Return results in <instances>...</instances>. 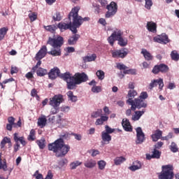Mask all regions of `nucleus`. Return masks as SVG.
Masks as SVG:
<instances>
[{"mask_svg":"<svg viewBox=\"0 0 179 179\" xmlns=\"http://www.w3.org/2000/svg\"><path fill=\"white\" fill-rule=\"evenodd\" d=\"M137 95V92L134 90H129L127 94L128 99L126 101V103L131 106V110L133 111L136 109L139 110L141 108H146L148 107L146 101L138 99H134Z\"/></svg>","mask_w":179,"mask_h":179,"instance_id":"nucleus-3","label":"nucleus"},{"mask_svg":"<svg viewBox=\"0 0 179 179\" xmlns=\"http://www.w3.org/2000/svg\"><path fill=\"white\" fill-rule=\"evenodd\" d=\"M171 59L174 62H178L179 61V53L177 52V50H172L171 52Z\"/></svg>","mask_w":179,"mask_h":179,"instance_id":"nucleus-33","label":"nucleus"},{"mask_svg":"<svg viewBox=\"0 0 179 179\" xmlns=\"http://www.w3.org/2000/svg\"><path fill=\"white\" fill-rule=\"evenodd\" d=\"M174 167L171 164L162 166V172L158 175V179H179V173L174 174Z\"/></svg>","mask_w":179,"mask_h":179,"instance_id":"nucleus-6","label":"nucleus"},{"mask_svg":"<svg viewBox=\"0 0 179 179\" xmlns=\"http://www.w3.org/2000/svg\"><path fill=\"white\" fill-rule=\"evenodd\" d=\"M15 119L13 117H10L8 119V122H9L10 124L13 125V127H14L15 124Z\"/></svg>","mask_w":179,"mask_h":179,"instance_id":"nucleus-61","label":"nucleus"},{"mask_svg":"<svg viewBox=\"0 0 179 179\" xmlns=\"http://www.w3.org/2000/svg\"><path fill=\"white\" fill-rule=\"evenodd\" d=\"M28 141H34L36 138V131L34 129H31L29 134V136H28Z\"/></svg>","mask_w":179,"mask_h":179,"instance_id":"nucleus-39","label":"nucleus"},{"mask_svg":"<svg viewBox=\"0 0 179 179\" xmlns=\"http://www.w3.org/2000/svg\"><path fill=\"white\" fill-rule=\"evenodd\" d=\"M98 22L102 24V26H106L107 24L106 19L103 17L99 18V20H98Z\"/></svg>","mask_w":179,"mask_h":179,"instance_id":"nucleus-59","label":"nucleus"},{"mask_svg":"<svg viewBox=\"0 0 179 179\" xmlns=\"http://www.w3.org/2000/svg\"><path fill=\"white\" fill-rule=\"evenodd\" d=\"M115 131V129H111L109 126L106 125V126H105V131H105L106 134L110 135V134L114 133Z\"/></svg>","mask_w":179,"mask_h":179,"instance_id":"nucleus-49","label":"nucleus"},{"mask_svg":"<svg viewBox=\"0 0 179 179\" xmlns=\"http://www.w3.org/2000/svg\"><path fill=\"white\" fill-rule=\"evenodd\" d=\"M122 126L123 129L127 132H131L133 131L132 126L129 120L123 119L122 121Z\"/></svg>","mask_w":179,"mask_h":179,"instance_id":"nucleus-21","label":"nucleus"},{"mask_svg":"<svg viewBox=\"0 0 179 179\" xmlns=\"http://www.w3.org/2000/svg\"><path fill=\"white\" fill-rule=\"evenodd\" d=\"M108 11L105 14V17L110 18L113 17L117 11V4L115 1H111L110 4L106 6Z\"/></svg>","mask_w":179,"mask_h":179,"instance_id":"nucleus-9","label":"nucleus"},{"mask_svg":"<svg viewBox=\"0 0 179 179\" xmlns=\"http://www.w3.org/2000/svg\"><path fill=\"white\" fill-rule=\"evenodd\" d=\"M47 124V120L45 117H41L38 120V125L41 128L45 127Z\"/></svg>","mask_w":179,"mask_h":179,"instance_id":"nucleus-37","label":"nucleus"},{"mask_svg":"<svg viewBox=\"0 0 179 179\" xmlns=\"http://www.w3.org/2000/svg\"><path fill=\"white\" fill-rule=\"evenodd\" d=\"M123 32L121 29H116L107 38L108 43L110 46H113L115 41H117V44L121 47H125L128 44V41L126 38H123Z\"/></svg>","mask_w":179,"mask_h":179,"instance_id":"nucleus-4","label":"nucleus"},{"mask_svg":"<svg viewBox=\"0 0 179 179\" xmlns=\"http://www.w3.org/2000/svg\"><path fill=\"white\" fill-rule=\"evenodd\" d=\"M129 51L128 49L123 48L122 49H117L116 50H112L111 55L113 58H125L129 54Z\"/></svg>","mask_w":179,"mask_h":179,"instance_id":"nucleus-10","label":"nucleus"},{"mask_svg":"<svg viewBox=\"0 0 179 179\" xmlns=\"http://www.w3.org/2000/svg\"><path fill=\"white\" fill-rule=\"evenodd\" d=\"M96 77H98V79L103 80L105 78L104 71H103V70H98V71H96Z\"/></svg>","mask_w":179,"mask_h":179,"instance_id":"nucleus-42","label":"nucleus"},{"mask_svg":"<svg viewBox=\"0 0 179 179\" xmlns=\"http://www.w3.org/2000/svg\"><path fill=\"white\" fill-rule=\"evenodd\" d=\"M125 161H126L125 157H117L115 158L114 164H115V165L118 166V165L121 164L122 163H123Z\"/></svg>","mask_w":179,"mask_h":179,"instance_id":"nucleus-35","label":"nucleus"},{"mask_svg":"<svg viewBox=\"0 0 179 179\" xmlns=\"http://www.w3.org/2000/svg\"><path fill=\"white\" fill-rule=\"evenodd\" d=\"M170 150L173 152H177L178 151V148L175 143H171L170 145Z\"/></svg>","mask_w":179,"mask_h":179,"instance_id":"nucleus-50","label":"nucleus"},{"mask_svg":"<svg viewBox=\"0 0 179 179\" xmlns=\"http://www.w3.org/2000/svg\"><path fill=\"white\" fill-rule=\"evenodd\" d=\"M36 71L37 76L39 77H43L48 74V70H46V69H43L42 67H39Z\"/></svg>","mask_w":179,"mask_h":179,"instance_id":"nucleus-30","label":"nucleus"},{"mask_svg":"<svg viewBox=\"0 0 179 179\" xmlns=\"http://www.w3.org/2000/svg\"><path fill=\"white\" fill-rule=\"evenodd\" d=\"M146 28L148 31L152 33H157V24L156 22L152 21H148L146 24Z\"/></svg>","mask_w":179,"mask_h":179,"instance_id":"nucleus-22","label":"nucleus"},{"mask_svg":"<svg viewBox=\"0 0 179 179\" xmlns=\"http://www.w3.org/2000/svg\"><path fill=\"white\" fill-rule=\"evenodd\" d=\"M34 176L36 178V179H44L43 176L41 173H39V171H36L34 174Z\"/></svg>","mask_w":179,"mask_h":179,"instance_id":"nucleus-57","label":"nucleus"},{"mask_svg":"<svg viewBox=\"0 0 179 179\" xmlns=\"http://www.w3.org/2000/svg\"><path fill=\"white\" fill-rule=\"evenodd\" d=\"M116 68L120 71L123 70V71L129 69L127 66H125V64H122V63H117Z\"/></svg>","mask_w":179,"mask_h":179,"instance_id":"nucleus-46","label":"nucleus"},{"mask_svg":"<svg viewBox=\"0 0 179 179\" xmlns=\"http://www.w3.org/2000/svg\"><path fill=\"white\" fill-rule=\"evenodd\" d=\"M159 85V90H162L164 84L163 81V78H158L157 80H152L151 83L149 84V90H153V88L157 87Z\"/></svg>","mask_w":179,"mask_h":179,"instance_id":"nucleus-16","label":"nucleus"},{"mask_svg":"<svg viewBox=\"0 0 179 179\" xmlns=\"http://www.w3.org/2000/svg\"><path fill=\"white\" fill-rule=\"evenodd\" d=\"M55 15L53 16V20H55V22L61 21L62 20L61 13L59 12H56Z\"/></svg>","mask_w":179,"mask_h":179,"instance_id":"nucleus-54","label":"nucleus"},{"mask_svg":"<svg viewBox=\"0 0 179 179\" xmlns=\"http://www.w3.org/2000/svg\"><path fill=\"white\" fill-rule=\"evenodd\" d=\"M101 138H102V141H101V144H102V145L109 144L112 141V136L108 134L105 133V131H102L101 134Z\"/></svg>","mask_w":179,"mask_h":179,"instance_id":"nucleus-19","label":"nucleus"},{"mask_svg":"<svg viewBox=\"0 0 179 179\" xmlns=\"http://www.w3.org/2000/svg\"><path fill=\"white\" fill-rule=\"evenodd\" d=\"M161 155L162 152L154 148L152 152V155L146 154L145 158L147 160H151L152 159H159Z\"/></svg>","mask_w":179,"mask_h":179,"instance_id":"nucleus-20","label":"nucleus"},{"mask_svg":"<svg viewBox=\"0 0 179 179\" xmlns=\"http://www.w3.org/2000/svg\"><path fill=\"white\" fill-rule=\"evenodd\" d=\"M136 144H141V143H143L145 141V134L143 132L142 129L141 127L136 128Z\"/></svg>","mask_w":179,"mask_h":179,"instance_id":"nucleus-17","label":"nucleus"},{"mask_svg":"<svg viewBox=\"0 0 179 179\" xmlns=\"http://www.w3.org/2000/svg\"><path fill=\"white\" fill-rule=\"evenodd\" d=\"M29 17L31 22H33L36 20V19L38 17V15L36 12H32L29 14Z\"/></svg>","mask_w":179,"mask_h":179,"instance_id":"nucleus-43","label":"nucleus"},{"mask_svg":"<svg viewBox=\"0 0 179 179\" xmlns=\"http://www.w3.org/2000/svg\"><path fill=\"white\" fill-rule=\"evenodd\" d=\"M142 169V163L139 161H135L133 162L132 166L129 167V169L131 171Z\"/></svg>","mask_w":179,"mask_h":179,"instance_id":"nucleus-26","label":"nucleus"},{"mask_svg":"<svg viewBox=\"0 0 179 179\" xmlns=\"http://www.w3.org/2000/svg\"><path fill=\"white\" fill-rule=\"evenodd\" d=\"M73 34L74 35H73V36H70V38L69 39V41H67V43L70 45H76L77 41L80 37V35H78V34Z\"/></svg>","mask_w":179,"mask_h":179,"instance_id":"nucleus-23","label":"nucleus"},{"mask_svg":"<svg viewBox=\"0 0 179 179\" xmlns=\"http://www.w3.org/2000/svg\"><path fill=\"white\" fill-rule=\"evenodd\" d=\"M169 71V67L167 64H164L161 63L160 64H157L154 66L152 73L155 75H157L159 72L162 73H167Z\"/></svg>","mask_w":179,"mask_h":179,"instance_id":"nucleus-11","label":"nucleus"},{"mask_svg":"<svg viewBox=\"0 0 179 179\" xmlns=\"http://www.w3.org/2000/svg\"><path fill=\"white\" fill-rule=\"evenodd\" d=\"M8 31V27H2L0 29V41L3 40L5 36L7 34V32Z\"/></svg>","mask_w":179,"mask_h":179,"instance_id":"nucleus-34","label":"nucleus"},{"mask_svg":"<svg viewBox=\"0 0 179 179\" xmlns=\"http://www.w3.org/2000/svg\"><path fill=\"white\" fill-rule=\"evenodd\" d=\"M0 169H3L4 171H7L6 162H3V163L2 162L1 155H0Z\"/></svg>","mask_w":179,"mask_h":179,"instance_id":"nucleus-47","label":"nucleus"},{"mask_svg":"<svg viewBox=\"0 0 179 179\" xmlns=\"http://www.w3.org/2000/svg\"><path fill=\"white\" fill-rule=\"evenodd\" d=\"M148 98V94L147 92H141L139 97L137 98V99L143 100L144 101L145 99Z\"/></svg>","mask_w":179,"mask_h":179,"instance_id":"nucleus-53","label":"nucleus"},{"mask_svg":"<svg viewBox=\"0 0 179 179\" xmlns=\"http://www.w3.org/2000/svg\"><path fill=\"white\" fill-rule=\"evenodd\" d=\"M53 178V174L50 171H48V175L44 179H52Z\"/></svg>","mask_w":179,"mask_h":179,"instance_id":"nucleus-64","label":"nucleus"},{"mask_svg":"<svg viewBox=\"0 0 179 179\" xmlns=\"http://www.w3.org/2000/svg\"><path fill=\"white\" fill-rule=\"evenodd\" d=\"M45 141L44 139H41V140L36 141V143L39 146L40 149L43 150L45 148Z\"/></svg>","mask_w":179,"mask_h":179,"instance_id":"nucleus-44","label":"nucleus"},{"mask_svg":"<svg viewBox=\"0 0 179 179\" xmlns=\"http://www.w3.org/2000/svg\"><path fill=\"white\" fill-rule=\"evenodd\" d=\"M146 110L145 109H143L141 111H135L134 115L132 116L131 120L133 121H138L141 119V117L143 116V115L145 114Z\"/></svg>","mask_w":179,"mask_h":179,"instance_id":"nucleus-25","label":"nucleus"},{"mask_svg":"<svg viewBox=\"0 0 179 179\" xmlns=\"http://www.w3.org/2000/svg\"><path fill=\"white\" fill-rule=\"evenodd\" d=\"M92 92L94 93H99L101 92V87L99 86H94L92 87V89L91 90Z\"/></svg>","mask_w":179,"mask_h":179,"instance_id":"nucleus-55","label":"nucleus"},{"mask_svg":"<svg viewBox=\"0 0 179 179\" xmlns=\"http://www.w3.org/2000/svg\"><path fill=\"white\" fill-rule=\"evenodd\" d=\"M80 9V7L75 6L71 9L70 13H69V20H70V21H74V26H76L77 29L80 28L84 22L90 20L89 17H83L79 15L78 13Z\"/></svg>","mask_w":179,"mask_h":179,"instance_id":"nucleus-5","label":"nucleus"},{"mask_svg":"<svg viewBox=\"0 0 179 179\" xmlns=\"http://www.w3.org/2000/svg\"><path fill=\"white\" fill-rule=\"evenodd\" d=\"M44 28L48 31L51 33H54L56 30V27L55 25H48V26H44Z\"/></svg>","mask_w":179,"mask_h":179,"instance_id":"nucleus-45","label":"nucleus"},{"mask_svg":"<svg viewBox=\"0 0 179 179\" xmlns=\"http://www.w3.org/2000/svg\"><path fill=\"white\" fill-rule=\"evenodd\" d=\"M71 136H73L74 138H76V140H77L78 141L82 140V135H80V134L71 133Z\"/></svg>","mask_w":179,"mask_h":179,"instance_id":"nucleus-58","label":"nucleus"},{"mask_svg":"<svg viewBox=\"0 0 179 179\" xmlns=\"http://www.w3.org/2000/svg\"><path fill=\"white\" fill-rule=\"evenodd\" d=\"M82 162H80L79 161H76L70 164V167H71V169H76L78 166H80Z\"/></svg>","mask_w":179,"mask_h":179,"instance_id":"nucleus-51","label":"nucleus"},{"mask_svg":"<svg viewBox=\"0 0 179 179\" xmlns=\"http://www.w3.org/2000/svg\"><path fill=\"white\" fill-rule=\"evenodd\" d=\"M101 118L98 119L96 122H95V125H102L105 122L108 120V117L101 115Z\"/></svg>","mask_w":179,"mask_h":179,"instance_id":"nucleus-31","label":"nucleus"},{"mask_svg":"<svg viewBox=\"0 0 179 179\" xmlns=\"http://www.w3.org/2000/svg\"><path fill=\"white\" fill-rule=\"evenodd\" d=\"M102 110L98 109V110L93 112L92 114H91V117L97 118L102 115Z\"/></svg>","mask_w":179,"mask_h":179,"instance_id":"nucleus-41","label":"nucleus"},{"mask_svg":"<svg viewBox=\"0 0 179 179\" xmlns=\"http://www.w3.org/2000/svg\"><path fill=\"white\" fill-rule=\"evenodd\" d=\"M68 163L67 159H62L60 160V162H59V166H60V167H63L64 165H66Z\"/></svg>","mask_w":179,"mask_h":179,"instance_id":"nucleus-60","label":"nucleus"},{"mask_svg":"<svg viewBox=\"0 0 179 179\" xmlns=\"http://www.w3.org/2000/svg\"><path fill=\"white\" fill-rule=\"evenodd\" d=\"M67 96H69V99L73 102H76L78 100L77 96H74L73 92L71 91L67 92Z\"/></svg>","mask_w":179,"mask_h":179,"instance_id":"nucleus-40","label":"nucleus"},{"mask_svg":"<svg viewBox=\"0 0 179 179\" xmlns=\"http://www.w3.org/2000/svg\"><path fill=\"white\" fill-rule=\"evenodd\" d=\"M64 101L63 96L61 94L55 95L50 99L49 104L53 108H59L60 104Z\"/></svg>","mask_w":179,"mask_h":179,"instance_id":"nucleus-12","label":"nucleus"},{"mask_svg":"<svg viewBox=\"0 0 179 179\" xmlns=\"http://www.w3.org/2000/svg\"><path fill=\"white\" fill-rule=\"evenodd\" d=\"M14 141L16 143L14 147L15 152H17L19 150V148L20 147L19 142H20L23 146H25L27 145V142L24 141V138L23 136L19 138L18 134H16V133L14 134Z\"/></svg>","mask_w":179,"mask_h":179,"instance_id":"nucleus-14","label":"nucleus"},{"mask_svg":"<svg viewBox=\"0 0 179 179\" xmlns=\"http://www.w3.org/2000/svg\"><path fill=\"white\" fill-rule=\"evenodd\" d=\"M47 44L53 48H60L64 45V38L59 36H53V38L50 36Z\"/></svg>","mask_w":179,"mask_h":179,"instance_id":"nucleus-7","label":"nucleus"},{"mask_svg":"<svg viewBox=\"0 0 179 179\" xmlns=\"http://www.w3.org/2000/svg\"><path fill=\"white\" fill-rule=\"evenodd\" d=\"M6 143H9L10 146L12 145L11 140H10V138L5 137V138L2 140L1 143V148H5V145H6Z\"/></svg>","mask_w":179,"mask_h":179,"instance_id":"nucleus-38","label":"nucleus"},{"mask_svg":"<svg viewBox=\"0 0 179 179\" xmlns=\"http://www.w3.org/2000/svg\"><path fill=\"white\" fill-rule=\"evenodd\" d=\"M106 166V162L103 160L98 162V168L100 170H103Z\"/></svg>","mask_w":179,"mask_h":179,"instance_id":"nucleus-48","label":"nucleus"},{"mask_svg":"<svg viewBox=\"0 0 179 179\" xmlns=\"http://www.w3.org/2000/svg\"><path fill=\"white\" fill-rule=\"evenodd\" d=\"M48 49H47V46L44 45L42 46L41 49H40V50L38 52V53L36 55V60H41L42 59H43L47 53H48Z\"/></svg>","mask_w":179,"mask_h":179,"instance_id":"nucleus-18","label":"nucleus"},{"mask_svg":"<svg viewBox=\"0 0 179 179\" xmlns=\"http://www.w3.org/2000/svg\"><path fill=\"white\" fill-rule=\"evenodd\" d=\"M123 74L124 75H136V69H126L123 71Z\"/></svg>","mask_w":179,"mask_h":179,"instance_id":"nucleus-36","label":"nucleus"},{"mask_svg":"<svg viewBox=\"0 0 179 179\" xmlns=\"http://www.w3.org/2000/svg\"><path fill=\"white\" fill-rule=\"evenodd\" d=\"M96 162L94 159H88L85 162H84V166L88 169H93L96 166Z\"/></svg>","mask_w":179,"mask_h":179,"instance_id":"nucleus-29","label":"nucleus"},{"mask_svg":"<svg viewBox=\"0 0 179 179\" xmlns=\"http://www.w3.org/2000/svg\"><path fill=\"white\" fill-rule=\"evenodd\" d=\"M164 145L163 142H157L156 145H155V148L154 149H160L162 146Z\"/></svg>","mask_w":179,"mask_h":179,"instance_id":"nucleus-62","label":"nucleus"},{"mask_svg":"<svg viewBox=\"0 0 179 179\" xmlns=\"http://www.w3.org/2000/svg\"><path fill=\"white\" fill-rule=\"evenodd\" d=\"M36 61H38V63L36 64V65H35L33 68H32V71L34 73L36 72V71L39 69V66L41 65L42 64V62L41 60H36Z\"/></svg>","mask_w":179,"mask_h":179,"instance_id":"nucleus-56","label":"nucleus"},{"mask_svg":"<svg viewBox=\"0 0 179 179\" xmlns=\"http://www.w3.org/2000/svg\"><path fill=\"white\" fill-rule=\"evenodd\" d=\"M63 75H65V73L61 74V71L58 67H53V69H50V71L48 73L50 80H55L57 77L64 80Z\"/></svg>","mask_w":179,"mask_h":179,"instance_id":"nucleus-13","label":"nucleus"},{"mask_svg":"<svg viewBox=\"0 0 179 179\" xmlns=\"http://www.w3.org/2000/svg\"><path fill=\"white\" fill-rule=\"evenodd\" d=\"M48 54L53 57H58V56H61L62 51L60 48H53V49H52L50 52H48Z\"/></svg>","mask_w":179,"mask_h":179,"instance_id":"nucleus-28","label":"nucleus"},{"mask_svg":"<svg viewBox=\"0 0 179 179\" xmlns=\"http://www.w3.org/2000/svg\"><path fill=\"white\" fill-rule=\"evenodd\" d=\"M18 72V69L17 67H11V71L10 73L12 75L15 74V73H17Z\"/></svg>","mask_w":179,"mask_h":179,"instance_id":"nucleus-63","label":"nucleus"},{"mask_svg":"<svg viewBox=\"0 0 179 179\" xmlns=\"http://www.w3.org/2000/svg\"><path fill=\"white\" fill-rule=\"evenodd\" d=\"M162 134H163V132L161 130L157 129L155 131V134L151 135V138H152V141L153 142L158 141V140L162 138Z\"/></svg>","mask_w":179,"mask_h":179,"instance_id":"nucleus-24","label":"nucleus"},{"mask_svg":"<svg viewBox=\"0 0 179 179\" xmlns=\"http://www.w3.org/2000/svg\"><path fill=\"white\" fill-rule=\"evenodd\" d=\"M88 80V76L85 73H76V74L73 76L69 71H66V73L63 74V80L67 83V88L70 90H76L77 85L85 83Z\"/></svg>","mask_w":179,"mask_h":179,"instance_id":"nucleus-1","label":"nucleus"},{"mask_svg":"<svg viewBox=\"0 0 179 179\" xmlns=\"http://www.w3.org/2000/svg\"><path fill=\"white\" fill-rule=\"evenodd\" d=\"M57 27L61 30L70 29V31H71V33L74 34L78 33L76 26L74 25V20H73V22L70 21V23L69 24L66 22H59V24H57Z\"/></svg>","mask_w":179,"mask_h":179,"instance_id":"nucleus-8","label":"nucleus"},{"mask_svg":"<svg viewBox=\"0 0 179 179\" xmlns=\"http://www.w3.org/2000/svg\"><path fill=\"white\" fill-rule=\"evenodd\" d=\"M145 8L148 10H150L153 5L152 1V0H145Z\"/></svg>","mask_w":179,"mask_h":179,"instance_id":"nucleus-52","label":"nucleus"},{"mask_svg":"<svg viewBox=\"0 0 179 179\" xmlns=\"http://www.w3.org/2000/svg\"><path fill=\"white\" fill-rule=\"evenodd\" d=\"M153 41L160 44H167L170 42L168 35L166 34H162L154 36Z\"/></svg>","mask_w":179,"mask_h":179,"instance_id":"nucleus-15","label":"nucleus"},{"mask_svg":"<svg viewBox=\"0 0 179 179\" xmlns=\"http://www.w3.org/2000/svg\"><path fill=\"white\" fill-rule=\"evenodd\" d=\"M141 54L143 55V57L146 61H151L153 59V56L146 49H142Z\"/></svg>","mask_w":179,"mask_h":179,"instance_id":"nucleus-27","label":"nucleus"},{"mask_svg":"<svg viewBox=\"0 0 179 179\" xmlns=\"http://www.w3.org/2000/svg\"><path fill=\"white\" fill-rule=\"evenodd\" d=\"M48 149L55 152L56 157H63L69 152L71 148L69 145H65L64 140L60 138L49 144Z\"/></svg>","mask_w":179,"mask_h":179,"instance_id":"nucleus-2","label":"nucleus"},{"mask_svg":"<svg viewBox=\"0 0 179 179\" xmlns=\"http://www.w3.org/2000/svg\"><path fill=\"white\" fill-rule=\"evenodd\" d=\"M96 59V55L94 54V55H91V56H84V57H83V61H84V62L86 63V62L95 61Z\"/></svg>","mask_w":179,"mask_h":179,"instance_id":"nucleus-32","label":"nucleus"}]
</instances>
